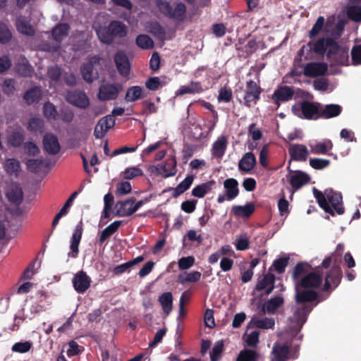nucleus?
I'll use <instances>...</instances> for the list:
<instances>
[{"label": "nucleus", "instance_id": "1", "mask_svg": "<svg viewBox=\"0 0 361 361\" xmlns=\"http://www.w3.org/2000/svg\"><path fill=\"white\" fill-rule=\"evenodd\" d=\"M295 301L299 307L294 312L296 320L295 331H300L303 324L306 322L308 314L313 308L319 302L318 293L313 289H308L294 286Z\"/></svg>", "mask_w": 361, "mask_h": 361}, {"label": "nucleus", "instance_id": "2", "mask_svg": "<svg viewBox=\"0 0 361 361\" xmlns=\"http://www.w3.org/2000/svg\"><path fill=\"white\" fill-rule=\"evenodd\" d=\"M312 269L307 262H298L291 272L294 286L313 290L319 288L322 283V277L316 271H310Z\"/></svg>", "mask_w": 361, "mask_h": 361}, {"label": "nucleus", "instance_id": "3", "mask_svg": "<svg viewBox=\"0 0 361 361\" xmlns=\"http://www.w3.org/2000/svg\"><path fill=\"white\" fill-rule=\"evenodd\" d=\"M314 197L316 198L319 206L323 210L331 216L335 213L341 215L345 212L343 206V197L341 192H336L331 188H328L324 192L313 188Z\"/></svg>", "mask_w": 361, "mask_h": 361}, {"label": "nucleus", "instance_id": "4", "mask_svg": "<svg viewBox=\"0 0 361 361\" xmlns=\"http://www.w3.org/2000/svg\"><path fill=\"white\" fill-rule=\"evenodd\" d=\"M94 29L99 40L106 45L112 44L117 39L126 37L128 32L127 25L118 20H111L108 25H95Z\"/></svg>", "mask_w": 361, "mask_h": 361}, {"label": "nucleus", "instance_id": "5", "mask_svg": "<svg viewBox=\"0 0 361 361\" xmlns=\"http://www.w3.org/2000/svg\"><path fill=\"white\" fill-rule=\"evenodd\" d=\"M313 51L319 55L326 54L328 59L336 56V62L341 65H346L348 61V53L341 50L338 42L332 37L319 38L313 46Z\"/></svg>", "mask_w": 361, "mask_h": 361}, {"label": "nucleus", "instance_id": "6", "mask_svg": "<svg viewBox=\"0 0 361 361\" xmlns=\"http://www.w3.org/2000/svg\"><path fill=\"white\" fill-rule=\"evenodd\" d=\"M339 262L336 257V253H331V255L325 257L322 261L321 266L324 269H328L331 263L334 262L331 269L326 274L323 286L324 291H329L331 288L334 289L340 284L343 274L338 264Z\"/></svg>", "mask_w": 361, "mask_h": 361}, {"label": "nucleus", "instance_id": "7", "mask_svg": "<svg viewBox=\"0 0 361 361\" xmlns=\"http://www.w3.org/2000/svg\"><path fill=\"white\" fill-rule=\"evenodd\" d=\"M156 4L160 13L166 18L178 23L185 21L187 8L183 3H177L174 8L171 4L166 0H157Z\"/></svg>", "mask_w": 361, "mask_h": 361}, {"label": "nucleus", "instance_id": "8", "mask_svg": "<svg viewBox=\"0 0 361 361\" xmlns=\"http://www.w3.org/2000/svg\"><path fill=\"white\" fill-rule=\"evenodd\" d=\"M319 104H315L309 101H302L292 106V112L300 118L310 120L316 114L319 117Z\"/></svg>", "mask_w": 361, "mask_h": 361}, {"label": "nucleus", "instance_id": "9", "mask_svg": "<svg viewBox=\"0 0 361 361\" xmlns=\"http://www.w3.org/2000/svg\"><path fill=\"white\" fill-rule=\"evenodd\" d=\"M262 92V88L256 82L252 80L247 81L243 97L245 106L250 107L252 104H256L260 99Z\"/></svg>", "mask_w": 361, "mask_h": 361}, {"label": "nucleus", "instance_id": "10", "mask_svg": "<svg viewBox=\"0 0 361 361\" xmlns=\"http://www.w3.org/2000/svg\"><path fill=\"white\" fill-rule=\"evenodd\" d=\"M122 87L118 83L106 82L99 87L97 98L100 101H109L116 99Z\"/></svg>", "mask_w": 361, "mask_h": 361}, {"label": "nucleus", "instance_id": "11", "mask_svg": "<svg viewBox=\"0 0 361 361\" xmlns=\"http://www.w3.org/2000/svg\"><path fill=\"white\" fill-rule=\"evenodd\" d=\"M66 99L69 104L82 109H87L90 105V99L83 91H69Z\"/></svg>", "mask_w": 361, "mask_h": 361}, {"label": "nucleus", "instance_id": "12", "mask_svg": "<svg viewBox=\"0 0 361 361\" xmlns=\"http://www.w3.org/2000/svg\"><path fill=\"white\" fill-rule=\"evenodd\" d=\"M328 71V66L324 62H310L305 65L302 73L308 78L324 75Z\"/></svg>", "mask_w": 361, "mask_h": 361}, {"label": "nucleus", "instance_id": "13", "mask_svg": "<svg viewBox=\"0 0 361 361\" xmlns=\"http://www.w3.org/2000/svg\"><path fill=\"white\" fill-rule=\"evenodd\" d=\"M114 125L115 119L112 116L107 115L101 118L94 128V137L97 139L103 138L109 130L112 128Z\"/></svg>", "mask_w": 361, "mask_h": 361}, {"label": "nucleus", "instance_id": "14", "mask_svg": "<svg viewBox=\"0 0 361 361\" xmlns=\"http://www.w3.org/2000/svg\"><path fill=\"white\" fill-rule=\"evenodd\" d=\"M91 278L83 270L77 272L73 279V285L78 293H84L90 287Z\"/></svg>", "mask_w": 361, "mask_h": 361}, {"label": "nucleus", "instance_id": "15", "mask_svg": "<svg viewBox=\"0 0 361 361\" xmlns=\"http://www.w3.org/2000/svg\"><path fill=\"white\" fill-rule=\"evenodd\" d=\"M114 62L119 74L128 77L130 71V64L127 54L123 51H118L114 55Z\"/></svg>", "mask_w": 361, "mask_h": 361}, {"label": "nucleus", "instance_id": "16", "mask_svg": "<svg viewBox=\"0 0 361 361\" xmlns=\"http://www.w3.org/2000/svg\"><path fill=\"white\" fill-rule=\"evenodd\" d=\"M43 148L49 154L55 155L61 150V145L56 135L52 133H46L43 137Z\"/></svg>", "mask_w": 361, "mask_h": 361}, {"label": "nucleus", "instance_id": "17", "mask_svg": "<svg viewBox=\"0 0 361 361\" xmlns=\"http://www.w3.org/2000/svg\"><path fill=\"white\" fill-rule=\"evenodd\" d=\"M83 233V224L82 219H80L79 223L76 225L75 228L74 233H73L71 242V253H69L68 255L73 258H75L78 257L79 253V245L82 238Z\"/></svg>", "mask_w": 361, "mask_h": 361}, {"label": "nucleus", "instance_id": "18", "mask_svg": "<svg viewBox=\"0 0 361 361\" xmlns=\"http://www.w3.org/2000/svg\"><path fill=\"white\" fill-rule=\"evenodd\" d=\"M288 153L291 159L295 161H305L310 155L308 149L302 144L290 145Z\"/></svg>", "mask_w": 361, "mask_h": 361}, {"label": "nucleus", "instance_id": "19", "mask_svg": "<svg viewBox=\"0 0 361 361\" xmlns=\"http://www.w3.org/2000/svg\"><path fill=\"white\" fill-rule=\"evenodd\" d=\"M294 93V90L291 87L286 85L279 86L275 90L271 97L275 104L279 106L281 102H285L292 99Z\"/></svg>", "mask_w": 361, "mask_h": 361}, {"label": "nucleus", "instance_id": "20", "mask_svg": "<svg viewBox=\"0 0 361 361\" xmlns=\"http://www.w3.org/2000/svg\"><path fill=\"white\" fill-rule=\"evenodd\" d=\"M80 73L82 79L89 84L93 82L94 80L99 78L98 72L94 68L92 61L83 63L80 67Z\"/></svg>", "mask_w": 361, "mask_h": 361}, {"label": "nucleus", "instance_id": "21", "mask_svg": "<svg viewBox=\"0 0 361 361\" xmlns=\"http://www.w3.org/2000/svg\"><path fill=\"white\" fill-rule=\"evenodd\" d=\"M275 276L271 273H268L264 277L259 280L255 290L261 291L265 290V294L269 295L274 288Z\"/></svg>", "mask_w": 361, "mask_h": 361}, {"label": "nucleus", "instance_id": "22", "mask_svg": "<svg viewBox=\"0 0 361 361\" xmlns=\"http://www.w3.org/2000/svg\"><path fill=\"white\" fill-rule=\"evenodd\" d=\"M284 300L281 296H275L269 299L264 303L262 307V312L265 314H274L276 310L283 305Z\"/></svg>", "mask_w": 361, "mask_h": 361}, {"label": "nucleus", "instance_id": "23", "mask_svg": "<svg viewBox=\"0 0 361 361\" xmlns=\"http://www.w3.org/2000/svg\"><path fill=\"white\" fill-rule=\"evenodd\" d=\"M136 199L134 197L126 199L125 200L118 201L116 204V216H130L129 210L133 207Z\"/></svg>", "mask_w": 361, "mask_h": 361}, {"label": "nucleus", "instance_id": "24", "mask_svg": "<svg viewBox=\"0 0 361 361\" xmlns=\"http://www.w3.org/2000/svg\"><path fill=\"white\" fill-rule=\"evenodd\" d=\"M25 140V135L23 129L20 127L15 130H12L8 133L7 142L8 145L19 147L22 145Z\"/></svg>", "mask_w": 361, "mask_h": 361}, {"label": "nucleus", "instance_id": "25", "mask_svg": "<svg viewBox=\"0 0 361 361\" xmlns=\"http://www.w3.org/2000/svg\"><path fill=\"white\" fill-rule=\"evenodd\" d=\"M256 158L252 152L245 153L238 163V169L243 172H250L256 166Z\"/></svg>", "mask_w": 361, "mask_h": 361}, {"label": "nucleus", "instance_id": "26", "mask_svg": "<svg viewBox=\"0 0 361 361\" xmlns=\"http://www.w3.org/2000/svg\"><path fill=\"white\" fill-rule=\"evenodd\" d=\"M310 181V177L306 173L298 171L290 178V183L293 188L298 190Z\"/></svg>", "mask_w": 361, "mask_h": 361}, {"label": "nucleus", "instance_id": "27", "mask_svg": "<svg viewBox=\"0 0 361 361\" xmlns=\"http://www.w3.org/2000/svg\"><path fill=\"white\" fill-rule=\"evenodd\" d=\"M255 206L252 202H247L244 206L235 205L231 209L232 213L238 217H250L255 212Z\"/></svg>", "mask_w": 361, "mask_h": 361}, {"label": "nucleus", "instance_id": "28", "mask_svg": "<svg viewBox=\"0 0 361 361\" xmlns=\"http://www.w3.org/2000/svg\"><path fill=\"white\" fill-rule=\"evenodd\" d=\"M272 354L275 361H286L290 358V348L286 344H274L272 348Z\"/></svg>", "mask_w": 361, "mask_h": 361}, {"label": "nucleus", "instance_id": "29", "mask_svg": "<svg viewBox=\"0 0 361 361\" xmlns=\"http://www.w3.org/2000/svg\"><path fill=\"white\" fill-rule=\"evenodd\" d=\"M224 187L226 190V195L228 200H233L238 195V182L236 179L233 178L226 179L224 182Z\"/></svg>", "mask_w": 361, "mask_h": 361}, {"label": "nucleus", "instance_id": "30", "mask_svg": "<svg viewBox=\"0 0 361 361\" xmlns=\"http://www.w3.org/2000/svg\"><path fill=\"white\" fill-rule=\"evenodd\" d=\"M204 89L200 82L191 81L188 85L180 86L176 94L180 96L185 94L202 93Z\"/></svg>", "mask_w": 361, "mask_h": 361}, {"label": "nucleus", "instance_id": "31", "mask_svg": "<svg viewBox=\"0 0 361 361\" xmlns=\"http://www.w3.org/2000/svg\"><path fill=\"white\" fill-rule=\"evenodd\" d=\"M227 140L225 136L219 137L213 144L212 154L216 158L221 159L226 150Z\"/></svg>", "mask_w": 361, "mask_h": 361}, {"label": "nucleus", "instance_id": "32", "mask_svg": "<svg viewBox=\"0 0 361 361\" xmlns=\"http://www.w3.org/2000/svg\"><path fill=\"white\" fill-rule=\"evenodd\" d=\"M342 107L339 104H327L319 112V117L325 119L334 118L341 114Z\"/></svg>", "mask_w": 361, "mask_h": 361}, {"label": "nucleus", "instance_id": "33", "mask_svg": "<svg viewBox=\"0 0 361 361\" xmlns=\"http://www.w3.org/2000/svg\"><path fill=\"white\" fill-rule=\"evenodd\" d=\"M79 194V191H75L73 192L68 199L66 200L62 208L59 210V212L54 216L52 221V228H55L56 225L59 224L60 219L66 215L68 213V208L72 205V203L77 195Z\"/></svg>", "mask_w": 361, "mask_h": 361}, {"label": "nucleus", "instance_id": "34", "mask_svg": "<svg viewBox=\"0 0 361 361\" xmlns=\"http://www.w3.org/2000/svg\"><path fill=\"white\" fill-rule=\"evenodd\" d=\"M16 72L23 77H30L33 73V68L25 59H21L15 66Z\"/></svg>", "mask_w": 361, "mask_h": 361}, {"label": "nucleus", "instance_id": "35", "mask_svg": "<svg viewBox=\"0 0 361 361\" xmlns=\"http://www.w3.org/2000/svg\"><path fill=\"white\" fill-rule=\"evenodd\" d=\"M70 26L67 23H60L55 26L52 31L54 39L61 44L62 40L68 36Z\"/></svg>", "mask_w": 361, "mask_h": 361}, {"label": "nucleus", "instance_id": "36", "mask_svg": "<svg viewBox=\"0 0 361 361\" xmlns=\"http://www.w3.org/2000/svg\"><path fill=\"white\" fill-rule=\"evenodd\" d=\"M215 184L214 180H209L202 184L195 186L192 190V195L198 197H204L209 191L212 190V186Z\"/></svg>", "mask_w": 361, "mask_h": 361}, {"label": "nucleus", "instance_id": "37", "mask_svg": "<svg viewBox=\"0 0 361 361\" xmlns=\"http://www.w3.org/2000/svg\"><path fill=\"white\" fill-rule=\"evenodd\" d=\"M194 180V176L192 175L188 176L183 181H181L176 188H171L173 190V197L176 198L186 190H188L192 185Z\"/></svg>", "mask_w": 361, "mask_h": 361}, {"label": "nucleus", "instance_id": "38", "mask_svg": "<svg viewBox=\"0 0 361 361\" xmlns=\"http://www.w3.org/2000/svg\"><path fill=\"white\" fill-rule=\"evenodd\" d=\"M16 27L19 32L27 35L33 36L35 33L34 27L29 23V22L23 17H19L16 19Z\"/></svg>", "mask_w": 361, "mask_h": 361}, {"label": "nucleus", "instance_id": "39", "mask_svg": "<svg viewBox=\"0 0 361 361\" xmlns=\"http://www.w3.org/2000/svg\"><path fill=\"white\" fill-rule=\"evenodd\" d=\"M311 152L314 154H326L333 148V143L330 140L315 145H310Z\"/></svg>", "mask_w": 361, "mask_h": 361}, {"label": "nucleus", "instance_id": "40", "mask_svg": "<svg viewBox=\"0 0 361 361\" xmlns=\"http://www.w3.org/2000/svg\"><path fill=\"white\" fill-rule=\"evenodd\" d=\"M161 173L164 178L173 176L176 173V160L174 157L167 159L161 166Z\"/></svg>", "mask_w": 361, "mask_h": 361}, {"label": "nucleus", "instance_id": "41", "mask_svg": "<svg viewBox=\"0 0 361 361\" xmlns=\"http://www.w3.org/2000/svg\"><path fill=\"white\" fill-rule=\"evenodd\" d=\"M41 97L42 91L39 87H34L27 90L23 96V99L27 104L38 102Z\"/></svg>", "mask_w": 361, "mask_h": 361}, {"label": "nucleus", "instance_id": "42", "mask_svg": "<svg viewBox=\"0 0 361 361\" xmlns=\"http://www.w3.org/2000/svg\"><path fill=\"white\" fill-rule=\"evenodd\" d=\"M158 301L160 302L163 311L169 314L171 310L173 307V295L171 292H165L161 294L158 299Z\"/></svg>", "mask_w": 361, "mask_h": 361}, {"label": "nucleus", "instance_id": "43", "mask_svg": "<svg viewBox=\"0 0 361 361\" xmlns=\"http://www.w3.org/2000/svg\"><path fill=\"white\" fill-rule=\"evenodd\" d=\"M201 273L197 271H194L190 273L180 274L178 276V282L180 284L185 283H196L200 281L201 278Z\"/></svg>", "mask_w": 361, "mask_h": 361}, {"label": "nucleus", "instance_id": "44", "mask_svg": "<svg viewBox=\"0 0 361 361\" xmlns=\"http://www.w3.org/2000/svg\"><path fill=\"white\" fill-rule=\"evenodd\" d=\"M44 121L39 118H32L27 123V129L32 133H42L44 129Z\"/></svg>", "mask_w": 361, "mask_h": 361}, {"label": "nucleus", "instance_id": "45", "mask_svg": "<svg viewBox=\"0 0 361 361\" xmlns=\"http://www.w3.org/2000/svg\"><path fill=\"white\" fill-rule=\"evenodd\" d=\"M253 326L262 329H273L275 325V322L273 318L265 317L264 319L252 318L251 320Z\"/></svg>", "mask_w": 361, "mask_h": 361}, {"label": "nucleus", "instance_id": "46", "mask_svg": "<svg viewBox=\"0 0 361 361\" xmlns=\"http://www.w3.org/2000/svg\"><path fill=\"white\" fill-rule=\"evenodd\" d=\"M23 191L20 188L16 187L15 188H12L10 190L7 194L6 197L8 200L13 204L16 205H20L23 202Z\"/></svg>", "mask_w": 361, "mask_h": 361}, {"label": "nucleus", "instance_id": "47", "mask_svg": "<svg viewBox=\"0 0 361 361\" xmlns=\"http://www.w3.org/2000/svg\"><path fill=\"white\" fill-rule=\"evenodd\" d=\"M135 42L137 46L142 49H150L154 47V41L147 35H139Z\"/></svg>", "mask_w": 361, "mask_h": 361}, {"label": "nucleus", "instance_id": "48", "mask_svg": "<svg viewBox=\"0 0 361 361\" xmlns=\"http://www.w3.org/2000/svg\"><path fill=\"white\" fill-rule=\"evenodd\" d=\"M346 14L350 20L356 23L361 22V6H349L346 10Z\"/></svg>", "mask_w": 361, "mask_h": 361}, {"label": "nucleus", "instance_id": "49", "mask_svg": "<svg viewBox=\"0 0 361 361\" xmlns=\"http://www.w3.org/2000/svg\"><path fill=\"white\" fill-rule=\"evenodd\" d=\"M142 89L140 86H133L127 90L125 99L126 102H135L142 98Z\"/></svg>", "mask_w": 361, "mask_h": 361}, {"label": "nucleus", "instance_id": "50", "mask_svg": "<svg viewBox=\"0 0 361 361\" xmlns=\"http://www.w3.org/2000/svg\"><path fill=\"white\" fill-rule=\"evenodd\" d=\"M44 116L48 119L56 120L59 118L56 107L51 102H47L43 105Z\"/></svg>", "mask_w": 361, "mask_h": 361}, {"label": "nucleus", "instance_id": "51", "mask_svg": "<svg viewBox=\"0 0 361 361\" xmlns=\"http://www.w3.org/2000/svg\"><path fill=\"white\" fill-rule=\"evenodd\" d=\"M257 353L253 350L245 349L239 353L236 361H257Z\"/></svg>", "mask_w": 361, "mask_h": 361}, {"label": "nucleus", "instance_id": "52", "mask_svg": "<svg viewBox=\"0 0 361 361\" xmlns=\"http://www.w3.org/2000/svg\"><path fill=\"white\" fill-rule=\"evenodd\" d=\"M44 164L42 159H30L27 160L26 165L30 171L37 173L40 171Z\"/></svg>", "mask_w": 361, "mask_h": 361}, {"label": "nucleus", "instance_id": "53", "mask_svg": "<svg viewBox=\"0 0 361 361\" xmlns=\"http://www.w3.org/2000/svg\"><path fill=\"white\" fill-rule=\"evenodd\" d=\"M330 165L329 159L321 158H312L310 159V166L316 170H322Z\"/></svg>", "mask_w": 361, "mask_h": 361}, {"label": "nucleus", "instance_id": "54", "mask_svg": "<svg viewBox=\"0 0 361 361\" xmlns=\"http://www.w3.org/2000/svg\"><path fill=\"white\" fill-rule=\"evenodd\" d=\"M4 167L7 173L13 174L19 171L20 164L19 161L16 159H8L5 162Z\"/></svg>", "mask_w": 361, "mask_h": 361}, {"label": "nucleus", "instance_id": "55", "mask_svg": "<svg viewBox=\"0 0 361 361\" xmlns=\"http://www.w3.org/2000/svg\"><path fill=\"white\" fill-rule=\"evenodd\" d=\"M288 260L289 257H281L274 262L272 267L278 274H283L288 266Z\"/></svg>", "mask_w": 361, "mask_h": 361}, {"label": "nucleus", "instance_id": "56", "mask_svg": "<svg viewBox=\"0 0 361 361\" xmlns=\"http://www.w3.org/2000/svg\"><path fill=\"white\" fill-rule=\"evenodd\" d=\"M143 175V172L141 169L138 167H129L126 169V170L123 172V176L125 179H133L135 177L142 176Z\"/></svg>", "mask_w": 361, "mask_h": 361}, {"label": "nucleus", "instance_id": "57", "mask_svg": "<svg viewBox=\"0 0 361 361\" xmlns=\"http://www.w3.org/2000/svg\"><path fill=\"white\" fill-rule=\"evenodd\" d=\"M324 24V18L323 16H319L314 24L312 28L309 32L308 36L310 38L315 37L322 30Z\"/></svg>", "mask_w": 361, "mask_h": 361}, {"label": "nucleus", "instance_id": "58", "mask_svg": "<svg viewBox=\"0 0 361 361\" xmlns=\"http://www.w3.org/2000/svg\"><path fill=\"white\" fill-rule=\"evenodd\" d=\"M224 343L222 341H218L212 348L210 352L211 361H218L221 357L223 353Z\"/></svg>", "mask_w": 361, "mask_h": 361}, {"label": "nucleus", "instance_id": "59", "mask_svg": "<svg viewBox=\"0 0 361 361\" xmlns=\"http://www.w3.org/2000/svg\"><path fill=\"white\" fill-rule=\"evenodd\" d=\"M12 37V34L6 24L0 22V43L6 44Z\"/></svg>", "mask_w": 361, "mask_h": 361}, {"label": "nucleus", "instance_id": "60", "mask_svg": "<svg viewBox=\"0 0 361 361\" xmlns=\"http://www.w3.org/2000/svg\"><path fill=\"white\" fill-rule=\"evenodd\" d=\"M61 48V44L57 42H44L41 44V49L42 51L55 53L59 51Z\"/></svg>", "mask_w": 361, "mask_h": 361}, {"label": "nucleus", "instance_id": "61", "mask_svg": "<svg viewBox=\"0 0 361 361\" xmlns=\"http://www.w3.org/2000/svg\"><path fill=\"white\" fill-rule=\"evenodd\" d=\"M32 347L30 341L18 342L12 346V350L16 353H25L28 352Z\"/></svg>", "mask_w": 361, "mask_h": 361}, {"label": "nucleus", "instance_id": "62", "mask_svg": "<svg viewBox=\"0 0 361 361\" xmlns=\"http://www.w3.org/2000/svg\"><path fill=\"white\" fill-rule=\"evenodd\" d=\"M122 221H115L109 225L106 228H105L102 233L105 235L108 238L115 233L119 227L122 225Z\"/></svg>", "mask_w": 361, "mask_h": 361}, {"label": "nucleus", "instance_id": "63", "mask_svg": "<svg viewBox=\"0 0 361 361\" xmlns=\"http://www.w3.org/2000/svg\"><path fill=\"white\" fill-rule=\"evenodd\" d=\"M351 58L354 66L361 65V44L353 47L351 49Z\"/></svg>", "mask_w": 361, "mask_h": 361}, {"label": "nucleus", "instance_id": "64", "mask_svg": "<svg viewBox=\"0 0 361 361\" xmlns=\"http://www.w3.org/2000/svg\"><path fill=\"white\" fill-rule=\"evenodd\" d=\"M146 87L151 91H156L162 87L159 77H150L145 82Z\"/></svg>", "mask_w": 361, "mask_h": 361}]
</instances>
